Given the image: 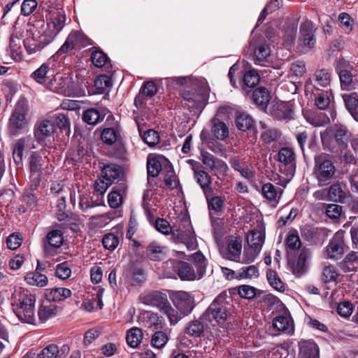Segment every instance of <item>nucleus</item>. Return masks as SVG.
<instances>
[{
  "mask_svg": "<svg viewBox=\"0 0 358 358\" xmlns=\"http://www.w3.org/2000/svg\"><path fill=\"white\" fill-rule=\"evenodd\" d=\"M36 295L22 287H15L11 306L17 318L22 322L34 324Z\"/></svg>",
  "mask_w": 358,
  "mask_h": 358,
  "instance_id": "1",
  "label": "nucleus"
},
{
  "mask_svg": "<svg viewBox=\"0 0 358 358\" xmlns=\"http://www.w3.org/2000/svg\"><path fill=\"white\" fill-rule=\"evenodd\" d=\"M320 136L325 150L338 152L347 147L351 134L345 125L334 124L322 132Z\"/></svg>",
  "mask_w": 358,
  "mask_h": 358,
  "instance_id": "2",
  "label": "nucleus"
},
{
  "mask_svg": "<svg viewBox=\"0 0 358 358\" xmlns=\"http://www.w3.org/2000/svg\"><path fill=\"white\" fill-rule=\"evenodd\" d=\"M227 299H230L227 293L221 292L203 313V320L213 327L224 324L229 315Z\"/></svg>",
  "mask_w": 358,
  "mask_h": 358,
  "instance_id": "3",
  "label": "nucleus"
},
{
  "mask_svg": "<svg viewBox=\"0 0 358 358\" xmlns=\"http://www.w3.org/2000/svg\"><path fill=\"white\" fill-rule=\"evenodd\" d=\"M335 173L336 167L326 155H321L315 157L313 174L319 187L329 185Z\"/></svg>",
  "mask_w": 358,
  "mask_h": 358,
  "instance_id": "4",
  "label": "nucleus"
},
{
  "mask_svg": "<svg viewBox=\"0 0 358 358\" xmlns=\"http://www.w3.org/2000/svg\"><path fill=\"white\" fill-rule=\"evenodd\" d=\"M171 239L176 243H183L189 250H196L198 246L194 231L187 218L181 220L178 227L173 229Z\"/></svg>",
  "mask_w": 358,
  "mask_h": 358,
  "instance_id": "5",
  "label": "nucleus"
},
{
  "mask_svg": "<svg viewBox=\"0 0 358 358\" xmlns=\"http://www.w3.org/2000/svg\"><path fill=\"white\" fill-rule=\"evenodd\" d=\"M222 257L227 260L241 262L242 253V239L239 236H229L225 243L219 247Z\"/></svg>",
  "mask_w": 358,
  "mask_h": 358,
  "instance_id": "6",
  "label": "nucleus"
},
{
  "mask_svg": "<svg viewBox=\"0 0 358 358\" xmlns=\"http://www.w3.org/2000/svg\"><path fill=\"white\" fill-rule=\"evenodd\" d=\"M27 113L24 103L18 102L9 118L8 129L13 135H17L27 127Z\"/></svg>",
  "mask_w": 358,
  "mask_h": 358,
  "instance_id": "7",
  "label": "nucleus"
},
{
  "mask_svg": "<svg viewBox=\"0 0 358 358\" xmlns=\"http://www.w3.org/2000/svg\"><path fill=\"white\" fill-rule=\"evenodd\" d=\"M46 17L50 22L48 23L45 31L53 40L64 27L66 15L62 9H52L48 11Z\"/></svg>",
  "mask_w": 358,
  "mask_h": 358,
  "instance_id": "8",
  "label": "nucleus"
},
{
  "mask_svg": "<svg viewBox=\"0 0 358 358\" xmlns=\"http://www.w3.org/2000/svg\"><path fill=\"white\" fill-rule=\"evenodd\" d=\"M280 170L287 177L294 176L296 170V157L294 151L289 148H281L278 154Z\"/></svg>",
  "mask_w": 358,
  "mask_h": 358,
  "instance_id": "9",
  "label": "nucleus"
},
{
  "mask_svg": "<svg viewBox=\"0 0 358 358\" xmlns=\"http://www.w3.org/2000/svg\"><path fill=\"white\" fill-rule=\"evenodd\" d=\"M165 264L166 267H171L174 272L177 273L179 278L182 280L201 279V278L197 275V273H195L194 268L187 262L170 259L167 261Z\"/></svg>",
  "mask_w": 358,
  "mask_h": 358,
  "instance_id": "10",
  "label": "nucleus"
},
{
  "mask_svg": "<svg viewBox=\"0 0 358 358\" xmlns=\"http://www.w3.org/2000/svg\"><path fill=\"white\" fill-rule=\"evenodd\" d=\"M52 40L43 31L41 33L36 31L31 36L27 37L24 41V47L29 54H33L41 50L45 45L49 44Z\"/></svg>",
  "mask_w": 358,
  "mask_h": 358,
  "instance_id": "11",
  "label": "nucleus"
},
{
  "mask_svg": "<svg viewBox=\"0 0 358 358\" xmlns=\"http://www.w3.org/2000/svg\"><path fill=\"white\" fill-rule=\"evenodd\" d=\"M348 247L344 241L343 232L338 231L330 240L327 246L326 253L328 258L336 260L343 257Z\"/></svg>",
  "mask_w": 358,
  "mask_h": 358,
  "instance_id": "12",
  "label": "nucleus"
},
{
  "mask_svg": "<svg viewBox=\"0 0 358 358\" xmlns=\"http://www.w3.org/2000/svg\"><path fill=\"white\" fill-rule=\"evenodd\" d=\"M171 299L174 306L184 316L190 313L194 306L193 296L189 293L184 291L174 292L172 294Z\"/></svg>",
  "mask_w": 358,
  "mask_h": 358,
  "instance_id": "13",
  "label": "nucleus"
},
{
  "mask_svg": "<svg viewBox=\"0 0 358 358\" xmlns=\"http://www.w3.org/2000/svg\"><path fill=\"white\" fill-rule=\"evenodd\" d=\"M346 62L343 59H339L336 61V71L339 75L341 86L343 90H350L355 88L357 79L350 71L347 69Z\"/></svg>",
  "mask_w": 358,
  "mask_h": 358,
  "instance_id": "14",
  "label": "nucleus"
},
{
  "mask_svg": "<svg viewBox=\"0 0 358 358\" xmlns=\"http://www.w3.org/2000/svg\"><path fill=\"white\" fill-rule=\"evenodd\" d=\"M328 191L330 201L345 203L351 198V194L346 184L340 180L332 183L328 187Z\"/></svg>",
  "mask_w": 358,
  "mask_h": 358,
  "instance_id": "15",
  "label": "nucleus"
},
{
  "mask_svg": "<svg viewBox=\"0 0 358 358\" xmlns=\"http://www.w3.org/2000/svg\"><path fill=\"white\" fill-rule=\"evenodd\" d=\"M187 162L191 164L194 173V178L204 192L206 196H208V195L212 192L210 176L201 169L198 162L193 159H189Z\"/></svg>",
  "mask_w": 358,
  "mask_h": 358,
  "instance_id": "16",
  "label": "nucleus"
},
{
  "mask_svg": "<svg viewBox=\"0 0 358 358\" xmlns=\"http://www.w3.org/2000/svg\"><path fill=\"white\" fill-rule=\"evenodd\" d=\"M250 49L252 51V59L255 64L266 66L268 62V57L271 55V48L268 44L265 43L255 45L252 41L250 44Z\"/></svg>",
  "mask_w": 358,
  "mask_h": 358,
  "instance_id": "17",
  "label": "nucleus"
},
{
  "mask_svg": "<svg viewBox=\"0 0 358 358\" xmlns=\"http://www.w3.org/2000/svg\"><path fill=\"white\" fill-rule=\"evenodd\" d=\"M46 162L45 157L39 156L36 152L32 153L30 157L29 167L31 171V187L36 189L41 182V173L42 166Z\"/></svg>",
  "mask_w": 358,
  "mask_h": 358,
  "instance_id": "18",
  "label": "nucleus"
},
{
  "mask_svg": "<svg viewBox=\"0 0 358 358\" xmlns=\"http://www.w3.org/2000/svg\"><path fill=\"white\" fill-rule=\"evenodd\" d=\"M70 83V79L68 77L57 76L50 80L46 87L56 93L69 96L71 94Z\"/></svg>",
  "mask_w": 358,
  "mask_h": 358,
  "instance_id": "19",
  "label": "nucleus"
},
{
  "mask_svg": "<svg viewBox=\"0 0 358 358\" xmlns=\"http://www.w3.org/2000/svg\"><path fill=\"white\" fill-rule=\"evenodd\" d=\"M63 234L60 230L55 229L50 231L43 241L44 252L51 255V248H59L63 244Z\"/></svg>",
  "mask_w": 358,
  "mask_h": 358,
  "instance_id": "20",
  "label": "nucleus"
},
{
  "mask_svg": "<svg viewBox=\"0 0 358 358\" xmlns=\"http://www.w3.org/2000/svg\"><path fill=\"white\" fill-rule=\"evenodd\" d=\"M139 322L145 327L152 330H158L164 328V323L161 317L157 313L150 311L142 312L138 317Z\"/></svg>",
  "mask_w": 358,
  "mask_h": 358,
  "instance_id": "21",
  "label": "nucleus"
},
{
  "mask_svg": "<svg viewBox=\"0 0 358 358\" xmlns=\"http://www.w3.org/2000/svg\"><path fill=\"white\" fill-rule=\"evenodd\" d=\"M273 327L289 336H292L294 333V322L289 314L275 317L273 320Z\"/></svg>",
  "mask_w": 358,
  "mask_h": 358,
  "instance_id": "22",
  "label": "nucleus"
},
{
  "mask_svg": "<svg viewBox=\"0 0 358 358\" xmlns=\"http://www.w3.org/2000/svg\"><path fill=\"white\" fill-rule=\"evenodd\" d=\"M167 300L166 295L159 291L145 292L140 296L141 302L148 306L157 307L159 310Z\"/></svg>",
  "mask_w": 358,
  "mask_h": 358,
  "instance_id": "23",
  "label": "nucleus"
},
{
  "mask_svg": "<svg viewBox=\"0 0 358 358\" xmlns=\"http://www.w3.org/2000/svg\"><path fill=\"white\" fill-rule=\"evenodd\" d=\"M300 41L308 50L315 46L316 38L314 36V27L311 22L306 21L301 24Z\"/></svg>",
  "mask_w": 358,
  "mask_h": 358,
  "instance_id": "24",
  "label": "nucleus"
},
{
  "mask_svg": "<svg viewBox=\"0 0 358 358\" xmlns=\"http://www.w3.org/2000/svg\"><path fill=\"white\" fill-rule=\"evenodd\" d=\"M282 192L280 187L270 182L263 185L262 187V195L273 207H276L279 203Z\"/></svg>",
  "mask_w": 358,
  "mask_h": 358,
  "instance_id": "25",
  "label": "nucleus"
},
{
  "mask_svg": "<svg viewBox=\"0 0 358 358\" xmlns=\"http://www.w3.org/2000/svg\"><path fill=\"white\" fill-rule=\"evenodd\" d=\"M208 90L206 87L198 90H185L182 93L185 100L193 103V106H199L203 104L206 99Z\"/></svg>",
  "mask_w": 358,
  "mask_h": 358,
  "instance_id": "26",
  "label": "nucleus"
},
{
  "mask_svg": "<svg viewBox=\"0 0 358 358\" xmlns=\"http://www.w3.org/2000/svg\"><path fill=\"white\" fill-rule=\"evenodd\" d=\"M308 82L313 85L314 89L320 91L321 87L326 88L330 85L331 74L326 69L316 71L312 78Z\"/></svg>",
  "mask_w": 358,
  "mask_h": 358,
  "instance_id": "27",
  "label": "nucleus"
},
{
  "mask_svg": "<svg viewBox=\"0 0 358 358\" xmlns=\"http://www.w3.org/2000/svg\"><path fill=\"white\" fill-rule=\"evenodd\" d=\"M310 258L311 252L310 250L306 248L301 249L296 262L293 265L294 274L301 275L304 273L308 269Z\"/></svg>",
  "mask_w": 358,
  "mask_h": 358,
  "instance_id": "28",
  "label": "nucleus"
},
{
  "mask_svg": "<svg viewBox=\"0 0 358 358\" xmlns=\"http://www.w3.org/2000/svg\"><path fill=\"white\" fill-rule=\"evenodd\" d=\"M299 346V358H319V348L313 341H301Z\"/></svg>",
  "mask_w": 358,
  "mask_h": 358,
  "instance_id": "29",
  "label": "nucleus"
},
{
  "mask_svg": "<svg viewBox=\"0 0 358 358\" xmlns=\"http://www.w3.org/2000/svg\"><path fill=\"white\" fill-rule=\"evenodd\" d=\"M57 313V306L50 301H43L38 310V317L41 322H45L48 320L55 316Z\"/></svg>",
  "mask_w": 358,
  "mask_h": 358,
  "instance_id": "30",
  "label": "nucleus"
},
{
  "mask_svg": "<svg viewBox=\"0 0 358 358\" xmlns=\"http://www.w3.org/2000/svg\"><path fill=\"white\" fill-rule=\"evenodd\" d=\"M125 189L126 185L124 183H120L113 187V190L108 196V203L110 207L117 208L122 205Z\"/></svg>",
  "mask_w": 358,
  "mask_h": 358,
  "instance_id": "31",
  "label": "nucleus"
},
{
  "mask_svg": "<svg viewBox=\"0 0 358 358\" xmlns=\"http://www.w3.org/2000/svg\"><path fill=\"white\" fill-rule=\"evenodd\" d=\"M201 161L207 168H209L212 171L220 170L222 171H226L228 169L224 162L216 158L214 155L207 152L201 153Z\"/></svg>",
  "mask_w": 358,
  "mask_h": 358,
  "instance_id": "32",
  "label": "nucleus"
},
{
  "mask_svg": "<svg viewBox=\"0 0 358 358\" xmlns=\"http://www.w3.org/2000/svg\"><path fill=\"white\" fill-rule=\"evenodd\" d=\"M265 240V232L262 227L260 229L250 231L247 236V242L249 246L262 250Z\"/></svg>",
  "mask_w": 358,
  "mask_h": 358,
  "instance_id": "33",
  "label": "nucleus"
},
{
  "mask_svg": "<svg viewBox=\"0 0 358 358\" xmlns=\"http://www.w3.org/2000/svg\"><path fill=\"white\" fill-rule=\"evenodd\" d=\"M71 291L64 287L48 289L45 292L46 300L51 302L62 301L70 297Z\"/></svg>",
  "mask_w": 358,
  "mask_h": 358,
  "instance_id": "34",
  "label": "nucleus"
},
{
  "mask_svg": "<svg viewBox=\"0 0 358 358\" xmlns=\"http://www.w3.org/2000/svg\"><path fill=\"white\" fill-rule=\"evenodd\" d=\"M108 112L107 109L99 111L95 108L86 110L83 115V120L88 124L95 125L102 121Z\"/></svg>",
  "mask_w": 358,
  "mask_h": 358,
  "instance_id": "35",
  "label": "nucleus"
},
{
  "mask_svg": "<svg viewBox=\"0 0 358 358\" xmlns=\"http://www.w3.org/2000/svg\"><path fill=\"white\" fill-rule=\"evenodd\" d=\"M229 163L234 170L240 173L241 176L248 180L253 179L255 176V172L253 171L252 169L243 164L238 157H231L229 159Z\"/></svg>",
  "mask_w": 358,
  "mask_h": 358,
  "instance_id": "36",
  "label": "nucleus"
},
{
  "mask_svg": "<svg viewBox=\"0 0 358 358\" xmlns=\"http://www.w3.org/2000/svg\"><path fill=\"white\" fill-rule=\"evenodd\" d=\"M348 110L355 120H358V94L356 92L343 95Z\"/></svg>",
  "mask_w": 358,
  "mask_h": 358,
  "instance_id": "37",
  "label": "nucleus"
},
{
  "mask_svg": "<svg viewBox=\"0 0 358 358\" xmlns=\"http://www.w3.org/2000/svg\"><path fill=\"white\" fill-rule=\"evenodd\" d=\"M159 310L162 313L166 315L171 325L176 324L184 317L180 311L171 306L168 300Z\"/></svg>",
  "mask_w": 358,
  "mask_h": 358,
  "instance_id": "38",
  "label": "nucleus"
},
{
  "mask_svg": "<svg viewBox=\"0 0 358 358\" xmlns=\"http://www.w3.org/2000/svg\"><path fill=\"white\" fill-rule=\"evenodd\" d=\"M191 257L193 261L194 266H192L194 268L195 273H197V275L201 278L206 273L207 260L200 251L192 254Z\"/></svg>",
  "mask_w": 358,
  "mask_h": 358,
  "instance_id": "39",
  "label": "nucleus"
},
{
  "mask_svg": "<svg viewBox=\"0 0 358 358\" xmlns=\"http://www.w3.org/2000/svg\"><path fill=\"white\" fill-rule=\"evenodd\" d=\"M212 135L218 140H224L229 136V129L226 124L219 120H212Z\"/></svg>",
  "mask_w": 358,
  "mask_h": 358,
  "instance_id": "40",
  "label": "nucleus"
},
{
  "mask_svg": "<svg viewBox=\"0 0 358 358\" xmlns=\"http://www.w3.org/2000/svg\"><path fill=\"white\" fill-rule=\"evenodd\" d=\"M121 173L120 166L113 164L104 166L101 170V177L106 181L110 182V184L117 179Z\"/></svg>",
  "mask_w": 358,
  "mask_h": 358,
  "instance_id": "41",
  "label": "nucleus"
},
{
  "mask_svg": "<svg viewBox=\"0 0 358 358\" xmlns=\"http://www.w3.org/2000/svg\"><path fill=\"white\" fill-rule=\"evenodd\" d=\"M162 157L149 155L147 159L148 176L157 177L162 170L161 160Z\"/></svg>",
  "mask_w": 358,
  "mask_h": 358,
  "instance_id": "42",
  "label": "nucleus"
},
{
  "mask_svg": "<svg viewBox=\"0 0 358 358\" xmlns=\"http://www.w3.org/2000/svg\"><path fill=\"white\" fill-rule=\"evenodd\" d=\"M55 131V124L52 122L48 120L42 121L36 131H35V136L39 140H43L46 137L51 136Z\"/></svg>",
  "mask_w": 358,
  "mask_h": 358,
  "instance_id": "43",
  "label": "nucleus"
},
{
  "mask_svg": "<svg viewBox=\"0 0 358 358\" xmlns=\"http://www.w3.org/2000/svg\"><path fill=\"white\" fill-rule=\"evenodd\" d=\"M24 279L29 285L32 286L43 287L48 284V278L37 271L28 273Z\"/></svg>",
  "mask_w": 358,
  "mask_h": 358,
  "instance_id": "44",
  "label": "nucleus"
},
{
  "mask_svg": "<svg viewBox=\"0 0 358 358\" xmlns=\"http://www.w3.org/2000/svg\"><path fill=\"white\" fill-rule=\"evenodd\" d=\"M120 138V131L117 128L108 127L102 130L101 138L107 145L114 144Z\"/></svg>",
  "mask_w": 358,
  "mask_h": 358,
  "instance_id": "45",
  "label": "nucleus"
},
{
  "mask_svg": "<svg viewBox=\"0 0 358 358\" xmlns=\"http://www.w3.org/2000/svg\"><path fill=\"white\" fill-rule=\"evenodd\" d=\"M49 70V65L48 64H43L38 69L31 73V78L38 83L43 84L46 86L48 83V82H47L48 79L47 74Z\"/></svg>",
  "mask_w": 358,
  "mask_h": 358,
  "instance_id": "46",
  "label": "nucleus"
},
{
  "mask_svg": "<svg viewBox=\"0 0 358 358\" xmlns=\"http://www.w3.org/2000/svg\"><path fill=\"white\" fill-rule=\"evenodd\" d=\"M68 36L71 38L75 48L85 47L89 43L88 38L81 31H72Z\"/></svg>",
  "mask_w": 358,
  "mask_h": 358,
  "instance_id": "47",
  "label": "nucleus"
},
{
  "mask_svg": "<svg viewBox=\"0 0 358 358\" xmlns=\"http://www.w3.org/2000/svg\"><path fill=\"white\" fill-rule=\"evenodd\" d=\"M143 333L141 329L134 327L129 329L127 335V342L131 348H136L141 343Z\"/></svg>",
  "mask_w": 358,
  "mask_h": 358,
  "instance_id": "48",
  "label": "nucleus"
},
{
  "mask_svg": "<svg viewBox=\"0 0 358 358\" xmlns=\"http://www.w3.org/2000/svg\"><path fill=\"white\" fill-rule=\"evenodd\" d=\"M252 97L257 105L264 106L270 100V93L265 87H259L254 91Z\"/></svg>",
  "mask_w": 358,
  "mask_h": 358,
  "instance_id": "49",
  "label": "nucleus"
},
{
  "mask_svg": "<svg viewBox=\"0 0 358 358\" xmlns=\"http://www.w3.org/2000/svg\"><path fill=\"white\" fill-rule=\"evenodd\" d=\"M55 124L61 129L65 131L66 135L71 133V123L67 116L64 113H55L52 116Z\"/></svg>",
  "mask_w": 358,
  "mask_h": 358,
  "instance_id": "50",
  "label": "nucleus"
},
{
  "mask_svg": "<svg viewBox=\"0 0 358 358\" xmlns=\"http://www.w3.org/2000/svg\"><path fill=\"white\" fill-rule=\"evenodd\" d=\"M157 86L154 82H145L141 90L140 94L135 99V104L137 105L138 101H141L143 95L152 97L157 93Z\"/></svg>",
  "mask_w": 358,
  "mask_h": 358,
  "instance_id": "51",
  "label": "nucleus"
},
{
  "mask_svg": "<svg viewBox=\"0 0 358 358\" xmlns=\"http://www.w3.org/2000/svg\"><path fill=\"white\" fill-rule=\"evenodd\" d=\"M185 332L194 338L200 337L203 332V325L198 320H193L187 324Z\"/></svg>",
  "mask_w": 358,
  "mask_h": 358,
  "instance_id": "52",
  "label": "nucleus"
},
{
  "mask_svg": "<svg viewBox=\"0 0 358 358\" xmlns=\"http://www.w3.org/2000/svg\"><path fill=\"white\" fill-rule=\"evenodd\" d=\"M236 124L239 130L245 131L252 128L253 120L250 115L241 113L236 117Z\"/></svg>",
  "mask_w": 358,
  "mask_h": 358,
  "instance_id": "53",
  "label": "nucleus"
},
{
  "mask_svg": "<svg viewBox=\"0 0 358 358\" xmlns=\"http://www.w3.org/2000/svg\"><path fill=\"white\" fill-rule=\"evenodd\" d=\"M94 86L96 92L102 94L112 86V80L108 76L102 75L94 80Z\"/></svg>",
  "mask_w": 358,
  "mask_h": 358,
  "instance_id": "54",
  "label": "nucleus"
},
{
  "mask_svg": "<svg viewBox=\"0 0 358 358\" xmlns=\"http://www.w3.org/2000/svg\"><path fill=\"white\" fill-rule=\"evenodd\" d=\"M325 213L329 218L333 220H338L343 213V206L336 203L327 204Z\"/></svg>",
  "mask_w": 358,
  "mask_h": 358,
  "instance_id": "55",
  "label": "nucleus"
},
{
  "mask_svg": "<svg viewBox=\"0 0 358 358\" xmlns=\"http://www.w3.org/2000/svg\"><path fill=\"white\" fill-rule=\"evenodd\" d=\"M119 243V236L113 233H108L106 234L102 239V244L103 247L111 251L114 250L118 246Z\"/></svg>",
  "mask_w": 358,
  "mask_h": 358,
  "instance_id": "56",
  "label": "nucleus"
},
{
  "mask_svg": "<svg viewBox=\"0 0 358 358\" xmlns=\"http://www.w3.org/2000/svg\"><path fill=\"white\" fill-rule=\"evenodd\" d=\"M243 81L245 87L252 88L259 83V76L257 71L250 70L244 74Z\"/></svg>",
  "mask_w": 358,
  "mask_h": 358,
  "instance_id": "57",
  "label": "nucleus"
},
{
  "mask_svg": "<svg viewBox=\"0 0 358 358\" xmlns=\"http://www.w3.org/2000/svg\"><path fill=\"white\" fill-rule=\"evenodd\" d=\"M259 276V270L255 265L243 267L238 272V277L244 279L256 278Z\"/></svg>",
  "mask_w": 358,
  "mask_h": 358,
  "instance_id": "58",
  "label": "nucleus"
},
{
  "mask_svg": "<svg viewBox=\"0 0 358 358\" xmlns=\"http://www.w3.org/2000/svg\"><path fill=\"white\" fill-rule=\"evenodd\" d=\"M21 40L17 36L12 35L10 38L9 50L11 57L17 59L21 52Z\"/></svg>",
  "mask_w": 358,
  "mask_h": 358,
  "instance_id": "59",
  "label": "nucleus"
},
{
  "mask_svg": "<svg viewBox=\"0 0 358 358\" xmlns=\"http://www.w3.org/2000/svg\"><path fill=\"white\" fill-rule=\"evenodd\" d=\"M260 251V249L254 248L248 245V248L244 250L243 256L242 260L241 259V262L246 264L253 262L259 255Z\"/></svg>",
  "mask_w": 358,
  "mask_h": 358,
  "instance_id": "60",
  "label": "nucleus"
},
{
  "mask_svg": "<svg viewBox=\"0 0 358 358\" xmlns=\"http://www.w3.org/2000/svg\"><path fill=\"white\" fill-rule=\"evenodd\" d=\"M164 180L166 185L171 189L180 187L179 180L172 168L167 170Z\"/></svg>",
  "mask_w": 358,
  "mask_h": 358,
  "instance_id": "61",
  "label": "nucleus"
},
{
  "mask_svg": "<svg viewBox=\"0 0 358 358\" xmlns=\"http://www.w3.org/2000/svg\"><path fill=\"white\" fill-rule=\"evenodd\" d=\"M164 248L160 246L157 243H150L147 248V255L150 259L157 260L164 252Z\"/></svg>",
  "mask_w": 358,
  "mask_h": 358,
  "instance_id": "62",
  "label": "nucleus"
},
{
  "mask_svg": "<svg viewBox=\"0 0 358 358\" xmlns=\"http://www.w3.org/2000/svg\"><path fill=\"white\" fill-rule=\"evenodd\" d=\"M141 135L143 141L149 146H154L159 142V134L153 129H148Z\"/></svg>",
  "mask_w": 358,
  "mask_h": 358,
  "instance_id": "63",
  "label": "nucleus"
},
{
  "mask_svg": "<svg viewBox=\"0 0 358 358\" xmlns=\"http://www.w3.org/2000/svg\"><path fill=\"white\" fill-rule=\"evenodd\" d=\"M338 275L337 269L332 265L327 266L323 269L322 279L325 282L336 281Z\"/></svg>",
  "mask_w": 358,
  "mask_h": 358,
  "instance_id": "64",
  "label": "nucleus"
}]
</instances>
